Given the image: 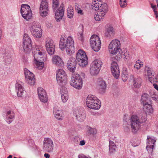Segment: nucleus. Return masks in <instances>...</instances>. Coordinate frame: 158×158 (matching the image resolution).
Listing matches in <instances>:
<instances>
[{"label":"nucleus","mask_w":158,"mask_h":158,"mask_svg":"<svg viewBox=\"0 0 158 158\" xmlns=\"http://www.w3.org/2000/svg\"><path fill=\"white\" fill-rule=\"evenodd\" d=\"M144 111L142 112L139 116L133 115L131 117L130 124L131 131L133 133H136L140 129L142 125L147 120V113H152L153 112V109L149 103H146L143 105Z\"/></svg>","instance_id":"f257e3e1"},{"label":"nucleus","mask_w":158,"mask_h":158,"mask_svg":"<svg viewBox=\"0 0 158 158\" xmlns=\"http://www.w3.org/2000/svg\"><path fill=\"white\" fill-rule=\"evenodd\" d=\"M60 48L61 50L66 49L68 54H71L75 52L74 41L71 36L66 38L62 36L59 43Z\"/></svg>","instance_id":"f03ea898"},{"label":"nucleus","mask_w":158,"mask_h":158,"mask_svg":"<svg viewBox=\"0 0 158 158\" xmlns=\"http://www.w3.org/2000/svg\"><path fill=\"white\" fill-rule=\"evenodd\" d=\"M36 50L33 53L35 63L39 69H41L44 66V63L46 60L45 51L42 50Z\"/></svg>","instance_id":"7ed1b4c3"},{"label":"nucleus","mask_w":158,"mask_h":158,"mask_svg":"<svg viewBox=\"0 0 158 158\" xmlns=\"http://www.w3.org/2000/svg\"><path fill=\"white\" fill-rule=\"evenodd\" d=\"M86 104L87 106L91 109H99L101 106V103L97 97L92 95H88L86 99Z\"/></svg>","instance_id":"20e7f679"},{"label":"nucleus","mask_w":158,"mask_h":158,"mask_svg":"<svg viewBox=\"0 0 158 158\" xmlns=\"http://www.w3.org/2000/svg\"><path fill=\"white\" fill-rule=\"evenodd\" d=\"M76 60L78 64L82 67H85L88 64V59L85 52L80 49L76 54Z\"/></svg>","instance_id":"39448f33"},{"label":"nucleus","mask_w":158,"mask_h":158,"mask_svg":"<svg viewBox=\"0 0 158 158\" xmlns=\"http://www.w3.org/2000/svg\"><path fill=\"white\" fill-rule=\"evenodd\" d=\"M120 41L116 39L112 40L109 45V52L112 54L119 55L121 49L120 47Z\"/></svg>","instance_id":"423d86ee"},{"label":"nucleus","mask_w":158,"mask_h":158,"mask_svg":"<svg viewBox=\"0 0 158 158\" xmlns=\"http://www.w3.org/2000/svg\"><path fill=\"white\" fill-rule=\"evenodd\" d=\"M70 84L76 89H80L82 87V78L79 74L75 73L72 75Z\"/></svg>","instance_id":"0eeeda50"},{"label":"nucleus","mask_w":158,"mask_h":158,"mask_svg":"<svg viewBox=\"0 0 158 158\" xmlns=\"http://www.w3.org/2000/svg\"><path fill=\"white\" fill-rule=\"evenodd\" d=\"M30 29L32 34L35 37L39 38L41 37L42 29L39 23L37 22L32 23Z\"/></svg>","instance_id":"6e6552de"},{"label":"nucleus","mask_w":158,"mask_h":158,"mask_svg":"<svg viewBox=\"0 0 158 158\" xmlns=\"http://www.w3.org/2000/svg\"><path fill=\"white\" fill-rule=\"evenodd\" d=\"M102 64V61L99 60L97 59L92 62L90 67V74L93 75H96L98 74Z\"/></svg>","instance_id":"1a4fd4ad"},{"label":"nucleus","mask_w":158,"mask_h":158,"mask_svg":"<svg viewBox=\"0 0 158 158\" xmlns=\"http://www.w3.org/2000/svg\"><path fill=\"white\" fill-rule=\"evenodd\" d=\"M91 46L93 50L95 52L98 51L101 45V43L99 37L96 35H93L90 40Z\"/></svg>","instance_id":"9d476101"},{"label":"nucleus","mask_w":158,"mask_h":158,"mask_svg":"<svg viewBox=\"0 0 158 158\" xmlns=\"http://www.w3.org/2000/svg\"><path fill=\"white\" fill-rule=\"evenodd\" d=\"M31 41L28 35L24 34L23 38V49L24 52L27 53H29L32 49Z\"/></svg>","instance_id":"9b49d317"},{"label":"nucleus","mask_w":158,"mask_h":158,"mask_svg":"<svg viewBox=\"0 0 158 158\" xmlns=\"http://www.w3.org/2000/svg\"><path fill=\"white\" fill-rule=\"evenodd\" d=\"M45 44L46 48L48 54H53L55 52V46L53 40L48 38L46 40Z\"/></svg>","instance_id":"f8f14e48"},{"label":"nucleus","mask_w":158,"mask_h":158,"mask_svg":"<svg viewBox=\"0 0 158 158\" xmlns=\"http://www.w3.org/2000/svg\"><path fill=\"white\" fill-rule=\"evenodd\" d=\"M43 149L47 152H52L53 149V142L51 139L45 138L44 140Z\"/></svg>","instance_id":"ddd939ff"},{"label":"nucleus","mask_w":158,"mask_h":158,"mask_svg":"<svg viewBox=\"0 0 158 158\" xmlns=\"http://www.w3.org/2000/svg\"><path fill=\"white\" fill-rule=\"evenodd\" d=\"M40 13L43 17L46 16L48 14V0H42L40 6Z\"/></svg>","instance_id":"4468645a"},{"label":"nucleus","mask_w":158,"mask_h":158,"mask_svg":"<svg viewBox=\"0 0 158 158\" xmlns=\"http://www.w3.org/2000/svg\"><path fill=\"white\" fill-rule=\"evenodd\" d=\"M145 74L148 79V80L151 83H153L156 81V76L152 69L149 67L146 66L145 68Z\"/></svg>","instance_id":"2eb2a0df"},{"label":"nucleus","mask_w":158,"mask_h":158,"mask_svg":"<svg viewBox=\"0 0 158 158\" xmlns=\"http://www.w3.org/2000/svg\"><path fill=\"white\" fill-rule=\"evenodd\" d=\"M24 73L28 83L30 85H33L35 82L34 74L27 69H24Z\"/></svg>","instance_id":"dca6fc26"},{"label":"nucleus","mask_w":158,"mask_h":158,"mask_svg":"<svg viewBox=\"0 0 158 158\" xmlns=\"http://www.w3.org/2000/svg\"><path fill=\"white\" fill-rule=\"evenodd\" d=\"M66 75L65 72L62 69H59L57 72L56 80L58 83H61L66 81Z\"/></svg>","instance_id":"f3484780"},{"label":"nucleus","mask_w":158,"mask_h":158,"mask_svg":"<svg viewBox=\"0 0 158 158\" xmlns=\"http://www.w3.org/2000/svg\"><path fill=\"white\" fill-rule=\"evenodd\" d=\"M73 114L77 120L79 122H82L85 118L86 115L82 109L76 110Z\"/></svg>","instance_id":"a211bd4d"},{"label":"nucleus","mask_w":158,"mask_h":158,"mask_svg":"<svg viewBox=\"0 0 158 158\" xmlns=\"http://www.w3.org/2000/svg\"><path fill=\"white\" fill-rule=\"evenodd\" d=\"M156 141V140L154 137L148 136L146 149L148 152H151L152 151Z\"/></svg>","instance_id":"6ab92c4d"},{"label":"nucleus","mask_w":158,"mask_h":158,"mask_svg":"<svg viewBox=\"0 0 158 158\" xmlns=\"http://www.w3.org/2000/svg\"><path fill=\"white\" fill-rule=\"evenodd\" d=\"M38 95L39 98L42 102L46 103L48 101V98L45 90L41 87L38 89Z\"/></svg>","instance_id":"aec40b11"},{"label":"nucleus","mask_w":158,"mask_h":158,"mask_svg":"<svg viewBox=\"0 0 158 158\" xmlns=\"http://www.w3.org/2000/svg\"><path fill=\"white\" fill-rule=\"evenodd\" d=\"M105 6H106V7H107V4L106 3L102 4L101 2L98 0H93L92 3V9L96 11H99L103 10L102 7Z\"/></svg>","instance_id":"412c9836"},{"label":"nucleus","mask_w":158,"mask_h":158,"mask_svg":"<svg viewBox=\"0 0 158 158\" xmlns=\"http://www.w3.org/2000/svg\"><path fill=\"white\" fill-rule=\"evenodd\" d=\"M111 71L114 77L118 79L119 75V71L117 63L113 61L111 64Z\"/></svg>","instance_id":"4be33fe9"},{"label":"nucleus","mask_w":158,"mask_h":158,"mask_svg":"<svg viewBox=\"0 0 158 158\" xmlns=\"http://www.w3.org/2000/svg\"><path fill=\"white\" fill-rule=\"evenodd\" d=\"M77 61L74 57H71L68 61L67 66L69 70L72 72H74L76 68Z\"/></svg>","instance_id":"5701e85b"},{"label":"nucleus","mask_w":158,"mask_h":158,"mask_svg":"<svg viewBox=\"0 0 158 158\" xmlns=\"http://www.w3.org/2000/svg\"><path fill=\"white\" fill-rule=\"evenodd\" d=\"M15 116V114L12 110H7L5 114V119L9 124L11 123L14 120Z\"/></svg>","instance_id":"b1692460"},{"label":"nucleus","mask_w":158,"mask_h":158,"mask_svg":"<svg viewBox=\"0 0 158 158\" xmlns=\"http://www.w3.org/2000/svg\"><path fill=\"white\" fill-rule=\"evenodd\" d=\"M103 7L102 9L103 10L98 11L97 14L94 16V19L97 21H99L103 19L107 13L108 7H106L105 6Z\"/></svg>","instance_id":"393cba45"},{"label":"nucleus","mask_w":158,"mask_h":158,"mask_svg":"<svg viewBox=\"0 0 158 158\" xmlns=\"http://www.w3.org/2000/svg\"><path fill=\"white\" fill-rule=\"evenodd\" d=\"M23 85V83L21 81H19L15 84V90L18 97H21L23 94L24 92Z\"/></svg>","instance_id":"a878e982"},{"label":"nucleus","mask_w":158,"mask_h":158,"mask_svg":"<svg viewBox=\"0 0 158 158\" xmlns=\"http://www.w3.org/2000/svg\"><path fill=\"white\" fill-rule=\"evenodd\" d=\"M64 5L62 4L55 13V19L57 22L60 21L64 16Z\"/></svg>","instance_id":"bb28decb"},{"label":"nucleus","mask_w":158,"mask_h":158,"mask_svg":"<svg viewBox=\"0 0 158 158\" xmlns=\"http://www.w3.org/2000/svg\"><path fill=\"white\" fill-rule=\"evenodd\" d=\"M52 61L53 64L58 66L62 67L64 65V62L62 59L58 56H53L52 58Z\"/></svg>","instance_id":"cd10ccee"},{"label":"nucleus","mask_w":158,"mask_h":158,"mask_svg":"<svg viewBox=\"0 0 158 158\" xmlns=\"http://www.w3.org/2000/svg\"><path fill=\"white\" fill-rule=\"evenodd\" d=\"M11 56V52L10 51L8 50L6 51L3 56L4 62L6 65L9 64L11 63L12 60Z\"/></svg>","instance_id":"c85d7f7f"},{"label":"nucleus","mask_w":158,"mask_h":158,"mask_svg":"<svg viewBox=\"0 0 158 158\" xmlns=\"http://www.w3.org/2000/svg\"><path fill=\"white\" fill-rule=\"evenodd\" d=\"M60 93L62 101L64 103L66 102L69 98L67 89L64 87H62L60 89Z\"/></svg>","instance_id":"c756f323"},{"label":"nucleus","mask_w":158,"mask_h":158,"mask_svg":"<svg viewBox=\"0 0 158 158\" xmlns=\"http://www.w3.org/2000/svg\"><path fill=\"white\" fill-rule=\"evenodd\" d=\"M106 84L105 81H99L98 83L99 89L101 93H104L106 88Z\"/></svg>","instance_id":"7c9ffc66"},{"label":"nucleus","mask_w":158,"mask_h":158,"mask_svg":"<svg viewBox=\"0 0 158 158\" xmlns=\"http://www.w3.org/2000/svg\"><path fill=\"white\" fill-rule=\"evenodd\" d=\"M114 31L113 27H109L107 29V30L105 33V35L107 37L109 38L114 36Z\"/></svg>","instance_id":"2f4dec72"},{"label":"nucleus","mask_w":158,"mask_h":158,"mask_svg":"<svg viewBox=\"0 0 158 158\" xmlns=\"http://www.w3.org/2000/svg\"><path fill=\"white\" fill-rule=\"evenodd\" d=\"M31 11L30 6L27 4H22L20 10V12L21 15L26 12Z\"/></svg>","instance_id":"473e14b6"},{"label":"nucleus","mask_w":158,"mask_h":158,"mask_svg":"<svg viewBox=\"0 0 158 158\" xmlns=\"http://www.w3.org/2000/svg\"><path fill=\"white\" fill-rule=\"evenodd\" d=\"M54 114L56 118L59 120L63 119L64 116L63 112L61 110H57L56 111L54 110Z\"/></svg>","instance_id":"72a5a7b5"},{"label":"nucleus","mask_w":158,"mask_h":158,"mask_svg":"<svg viewBox=\"0 0 158 158\" xmlns=\"http://www.w3.org/2000/svg\"><path fill=\"white\" fill-rule=\"evenodd\" d=\"M117 56H118V57L119 58L120 57H123L126 59H128L129 57V52L126 49L124 50L122 52L121 50L119 55H117Z\"/></svg>","instance_id":"f704fd0d"},{"label":"nucleus","mask_w":158,"mask_h":158,"mask_svg":"<svg viewBox=\"0 0 158 158\" xmlns=\"http://www.w3.org/2000/svg\"><path fill=\"white\" fill-rule=\"evenodd\" d=\"M117 148L116 144L111 140L109 141V152L111 153L114 152Z\"/></svg>","instance_id":"c9c22d12"},{"label":"nucleus","mask_w":158,"mask_h":158,"mask_svg":"<svg viewBox=\"0 0 158 158\" xmlns=\"http://www.w3.org/2000/svg\"><path fill=\"white\" fill-rule=\"evenodd\" d=\"M67 15L68 18H72L74 15V11L73 7L70 5L67 9Z\"/></svg>","instance_id":"e433bc0d"},{"label":"nucleus","mask_w":158,"mask_h":158,"mask_svg":"<svg viewBox=\"0 0 158 158\" xmlns=\"http://www.w3.org/2000/svg\"><path fill=\"white\" fill-rule=\"evenodd\" d=\"M128 74L126 68H123L122 71V77L124 81H126L128 79Z\"/></svg>","instance_id":"4c0bfd02"},{"label":"nucleus","mask_w":158,"mask_h":158,"mask_svg":"<svg viewBox=\"0 0 158 158\" xmlns=\"http://www.w3.org/2000/svg\"><path fill=\"white\" fill-rule=\"evenodd\" d=\"M134 85L137 88H139L142 82V79L140 78H134Z\"/></svg>","instance_id":"58836bf2"},{"label":"nucleus","mask_w":158,"mask_h":158,"mask_svg":"<svg viewBox=\"0 0 158 158\" xmlns=\"http://www.w3.org/2000/svg\"><path fill=\"white\" fill-rule=\"evenodd\" d=\"M148 95L146 94H143L142 96L141 99V103L144 105L146 103H148Z\"/></svg>","instance_id":"ea45409f"},{"label":"nucleus","mask_w":158,"mask_h":158,"mask_svg":"<svg viewBox=\"0 0 158 158\" xmlns=\"http://www.w3.org/2000/svg\"><path fill=\"white\" fill-rule=\"evenodd\" d=\"M22 17L25 19L28 20L30 19L32 16V14L31 11H30L29 12H26L22 14Z\"/></svg>","instance_id":"a19ab883"},{"label":"nucleus","mask_w":158,"mask_h":158,"mask_svg":"<svg viewBox=\"0 0 158 158\" xmlns=\"http://www.w3.org/2000/svg\"><path fill=\"white\" fill-rule=\"evenodd\" d=\"M59 2V0H52V8L53 10L56 9L58 6Z\"/></svg>","instance_id":"79ce46f5"},{"label":"nucleus","mask_w":158,"mask_h":158,"mask_svg":"<svg viewBox=\"0 0 158 158\" xmlns=\"http://www.w3.org/2000/svg\"><path fill=\"white\" fill-rule=\"evenodd\" d=\"M119 4L121 7H125L127 5V1L126 0H120Z\"/></svg>","instance_id":"37998d69"},{"label":"nucleus","mask_w":158,"mask_h":158,"mask_svg":"<svg viewBox=\"0 0 158 158\" xmlns=\"http://www.w3.org/2000/svg\"><path fill=\"white\" fill-rule=\"evenodd\" d=\"M89 133L91 134L95 135L97 133V131L96 129L90 127L89 128Z\"/></svg>","instance_id":"c03bdc74"},{"label":"nucleus","mask_w":158,"mask_h":158,"mask_svg":"<svg viewBox=\"0 0 158 158\" xmlns=\"http://www.w3.org/2000/svg\"><path fill=\"white\" fill-rule=\"evenodd\" d=\"M139 60H138L136 62L134 66V67L138 69L140 68L142 64Z\"/></svg>","instance_id":"a18cd8bd"},{"label":"nucleus","mask_w":158,"mask_h":158,"mask_svg":"<svg viewBox=\"0 0 158 158\" xmlns=\"http://www.w3.org/2000/svg\"><path fill=\"white\" fill-rule=\"evenodd\" d=\"M75 9L78 14H80L81 15H83V13L82 10L80 9V8L78 9V6H76Z\"/></svg>","instance_id":"49530a36"},{"label":"nucleus","mask_w":158,"mask_h":158,"mask_svg":"<svg viewBox=\"0 0 158 158\" xmlns=\"http://www.w3.org/2000/svg\"><path fill=\"white\" fill-rule=\"evenodd\" d=\"M155 82H154L153 83H152L153 84V85L154 87L157 90H158V85L156 84V83L158 82V79L156 78V81Z\"/></svg>","instance_id":"de8ad7c7"},{"label":"nucleus","mask_w":158,"mask_h":158,"mask_svg":"<svg viewBox=\"0 0 158 158\" xmlns=\"http://www.w3.org/2000/svg\"><path fill=\"white\" fill-rule=\"evenodd\" d=\"M80 141V138L77 136H75L74 137V142L76 143H77Z\"/></svg>","instance_id":"09e8293b"},{"label":"nucleus","mask_w":158,"mask_h":158,"mask_svg":"<svg viewBox=\"0 0 158 158\" xmlns=\"http://www.w3.org/2000/svg\"><path fill=\"white\" fill-rule=\"evenodd\" d=\"M153 100L156 101L158 102V95H155L152 97Z\"/></svg>","instance_id":"8fccbe9b"},{"label":"nucleus","mask_w":158,"mask_h":158,"mask_svg":"<svg viewBox=\"0 0 158 158\" xmlns=\"http://www.w3.org/2000/svg\"><path fill=\"white\" fill-rule=\"evenodd\" d=\"M46 26L48 28H51L52 27V24L49 22H47L46 23Z\"/></svg>","instance_id":"3c124183"},{"label":"nucleus","mask_w":158,"mask_h":158,"mask_svg":"<svg viewBox=\"0 0 158 158\" xmlns=\"http://www.w3.org/2000/svg\"><path fill=\"white\" fill-rule=\"evenodd\" d=\"M85 143V142L84 140H83L80 141L79 143V145L81 146L84 145Z\"/></svg>","instance_id":"603ef678"},{"label":"nucleus","mask_w":158,"mask_h":158,"mask_svg":"<svg viewBox=\"0 0 158 158\" xmlns=\"http://www.w3.org/2000/svg\"><path fill=\"white\" fill-rule=\"evenodd\" d=\"M151 7L153 9H156V5H153V4L151 3Z\"/></svg>","instance_id":"864d4df0"},{"label":"nucleus","mask_w":158,"mask_h":158,"mask_svg":"<svg viewBox=\"0 0 158 158\" xmlns=\"http://www.w3.org/2000/svg\"><path fill=\"white\" fill-rule=\"evenodd\" d=\"M83 34L81 33L80 34V36L79 37V39L82 40H83Z\"/></svg>","instance_id":"5fc2aeb1"},{"label":"nucleus","mask_w":158,"mask_h":158,"mask_svg":"<svg viewBox=\"0 0 158 158\" xmlns=\"http://www.w3.org/2000/svg\"><path fill=\"white\" fill-rule=\"evenodd\" d=\"M44 156L46 158H49L50 157V155L48 153H45L44 155Z\"/></svg>","instance_id":"6e6d98bb"},{"label":"nucleus","mask_w":158,"mask_h":158,"mask_svg":"<svg viewBox=\"0 0 158 158\" xmlns=\"http://www.w3.org/2000/svg\"><path fill=\"white\" fill-rule=\"evenodd\" d=\"M127 116L126 115H125L123 118V120H125V121L127 122V121L126 119Z\"/></svg>","instance_id":"4d7b16f0"},{"label":"nucleus","mask_w":158,"mask_h":158,"mask_svg":"<svg viewBox=\"0 0 158 158\" xmlns=\"http://www.w3.org/2000/svg\"><path fill=\"white\" fill-rule=\"evenodd\" d=\"M156 9H153L155 14H156V13H158L157 11L156 10Z\"/></svg>","instance_id":"13d9d810"},{"label":"nucleus","mask_w":158,"mask_h":158,"mask_svg":"<svg viewBox=\"0 0 158 158\" xmlns=\"http://www.w3.org/2000/svg\"><path fill=\"white\" fill-rule=\"evenodd\" d=\"M12 156L11 155H10L7 157V158H12Z\"/></svg>","instance_id":"bf43d9fd"},{"label":"nucleus","mask_w":158,"mask_h":158,"mask_svg":"<svg viewBox=\"0 0 158 158\" xmlns=\"http://www.w3.org/2000/svg\"><path fill=\"white\" fill-rule=\"evenodd\" d=\"M155 15H156V18H157L158 17V13H156V14H155Z\"/></svg>","instance_id":"052dcab7"},{"label":"nucleus","mask_w":158,"mask_h":158,"mask_svg":"<svg viewBox=\"0 0 158 158\" xmlns=\"http://www.w3.org/2000/svg\"><path fill=\"white\" fill-rule=\"evenodd\" d=\"M157 6H158V0H156Z\"/></svg>","instance_id":"680f3d73"},{"label":"nucleus","mask_w":158,"mask_h":158,"mask_svg":"<svg viewBox=\"0 0 158 158\" xmlns=\"http://www.w3.org/2000/svg\"><path fill=\"white\" fill-rule=\"evenodd\" d=\"M156 46H157V47H158V44H157V45H156Z\"/></svg>","instance_id":"e2e57ef3"},{"label":"nucleus","mask_w":158,"mask_h":158,"mask_svg":"<svg viewBox=\"0 0 158 158\" xmlns=\"http://www.w3.org/2000/svg\"><path fill=\"white\" fill-rule=\"evenodd\" d=\"M14 158H17V157H14Z\"/></svg>","instance_id":"0e129e2a"},{"label":"nucleus","mask_w":158,"mask_h":158,"mask_svg":"<svg viewBox=\"0 0 158 158\" xmlns=\"http://www.w3.org/2000/svg\"><path fill=\"white\" fill-rule=\"evenodd\" d=\"M32 53H33V54L34 53V52H32ZM33 55H34L33 54Z\"/></svg>","instance_id":"69168bd1"},{"label":"nucleus","mask_w":158,"mask_h":158,"mask_svg":"<svg viewBox=\"0 0 158 158\" xmlns=\"http://www.w3.org/2000/svg\"><path fill=\"white\" fill-rule=\"evenodd\" d=\"M126 1H127V0H126Z\"/></svg>","instance_id":"338daca9"}]
</instances>
